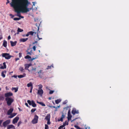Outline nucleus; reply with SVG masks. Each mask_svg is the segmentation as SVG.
<instances>
[{
  "label": "nucleus",
  "mask_w": 129,
  "mask_h": 129,
  "mask_svg": "<svg viewBox=\"0 0 129 129\" xmlns=\"http://www.w3.org/2000/svg\"><path fill=\"white\" fill-rule=\"evenodd\" d=\"M61 101V100L60 99H58L55 101V103L56 104H58L60 103Z\"/></svg>",
  "instance_id": "obj_30"
},
{
  "label": "nucleus",
  "mask_w": 129,
  "mask_h": 129,
  "mask_svg": "<svg viewBox=\"0 0 129 129\" xmlns=\"http://www.w3.org/2000/svg\"><path fill=\"white\" fill-rule=\"evenodd\" d=\"M25 105L27 107H29V106H28V104L27 103H26L25 104Z\"/></svg>",
  "instance_id": "obj_53"
},
{
  "label": "nucleus",
  "mask_w": 129,
  "mask_h": 129,
  "mask_svg": "<svg viewBox=\"0 0 129 129\" xmlns=\"http://www.w3.org/2000/svg\"><path fill=\"white\" fill-rule=\"evenodd\" d=\"M38 57V56H37L35 57V58H31V59H29V61H33V60H34V59H36V58H37Z\"/></svg>",
  "instance_id": "obj_33"
},
{
  "label": "nucleus",
  "mask_w": 129,
  "mask_h": 129,
  "mask_svg": "<svg viewBox=\"0 0 129 129\" xmlns=\"http://www.w3.org/2000/svg\"><path fill=\"white\" fill-rule=\"evenodd\" d=\"M2 56L3 57H5L6 59H10L12 57V56L10 55L9 53H3L2 54Z\"/></svg>",
  "instance_id": "obj_3"
},
{
  "label": "nucleus",
  "mask_w": 129,
  "mask_h": 129,
  "mask_svg": "<svg viewBox=\"0 0 129 129\" xmlns=\"http://www.w3.org/2000/svg\"><path fill=\"white\" fill-rule=\"evenodd\" d=\"M79 113L78 110H76V109H73L72 111V113L74 115L75 114H78Z\"/></svg>",
  "instance_id": "obj_13"
},
{
  "label": "nucleus",
  "mask_w": 129,
  "mask_h": 129,
  "mask_svg": "<svg viewBox=\"0 0 129 129\" xmlns=\"http://www.w3.org/2000/svg\"><path fill=\"white\" fill-rule=\"evenodd\" d=\"M5 100L7 105L9 106H10L14 101V99L11 98H6Z\"/></svg>",
  "instance_id": "obj_2"
},
{
  "label": "nucleus",
  "mask_w": 129,
  "mask_h": 129,
  "mask_svg": "<svg viewBox=\"0 0 129 129\" xmlns=\"http://www.w3.org/2000/svg\"><path fill=\"white\" fill-rule=\"evenodd\" d=\"M27 86L28 87L30 86L31 87H33V85L32 84V83L31 82H30L29 83L27 84Z\"/></svg>",
  "instance_id": "obj_31"
},
{
  "label": "nucleus",
  "mask_w": 129,
  "mask_h": 129,
  "mask_svg": "<svg viewBox=\"0 0 129 129\" xmlns=\"http://www.w3.org/2000/svg\"><path fill=\"white\" fill-rule=\"evenodd\" d=\"M25 59H31V57L28 55H27L24 57Z\"/></svg>",
  "instance_id": "obj_32"
},
{
  "label": "nucleus",
  "mask_w": 129,
  "mask_h": 129,
  "mask_svg": "<svg viewBox=\"0 0 129 129\" xmlns=\"http://www.w3.org/2000/svg\"><path fill=\"white\" fill-rule=\"evenodd\" d=\"M66 114V113H64L63 112H62V115L61 117L60 120H58V121H61L62 122L63 121V119L64 118L65 115Z\"/></svg>",
  "instance_id": "obj_9"
},
{
  "label": "nucleus",
  "mask_w": 129,
  "mask_h": 129,
  "mask_svg": "<svg viewBox=\"0 0 129 129\" xmlns=\"http://www.w3.org/2000/svg\"><path fill=\"white\" fill-rule=\"evenodd\" d=\"M37 32L36 31H30L28 32V34H29V35H33L34 34H37Z\"/></svg>",
  "instance_id": "obj_22"
},
{
  "label": "nucleus",
  "mask_w": 129,
  "mask_h": 129,
  "mask_svg": "<svg viewBox=\"0 0 129 129\" xmlns=\"http://www.w3.org/2000/svg\"><path fill=\"white\" fill-rule=\"evenodd\" d=\"M33 88V87H31V89H30V93H31L32 92Z\"/></svg>",
  "instance_id": "obj_49"
},
{
  "label": "nucleus",
  "mask_w": 129,
  "mask_h": 129,
  "mask_svg": "<svg viewBox=\"0 0 129 129\" xmlns=\"http://www.w3.org/2000/svg\"><path fill=\"white\" fill-rule=\"evenodd\" d=\"M36 108H33V109H32L31 110V111L32 113H33L35 111H36Z\"/></svg>",
  "instance_id": "obj_38"
},
{
  "label": "nucleus",
  "mask_w": 129,
  "mask_h": 129,
  "mask_svg": "<svg viewBox=\"0 0 129 129\" xmlns=\"http://www.w3.org/2000/svg\"><path fill=\"white\" fill-rule=\"evenodd\" d=\"M31 64H24L25 68L24 69L26 70H27L29 71V70L28 69L29 67L31 66Z\"/></svg>",
  "instance_id": "obj_7"
},
{
  "label": "nucleus",
  "mask_w": 129,
  "mask_h": 129,
  "mask_svg": "<svg viewBox=\"0 0 129 129\" xmlns=\"http://www.w3.org/2000/svg\"><path fill=\"white\" fill-rule=\"evenodd\" d=\"M31 106L34 107H36V104L35 103V102L33 100L31 101Z\"/></svg>",
  "instance_id": "obj_20"
},
{
  "label": "nucleus",
  "mask_w": 129,
  "mask_h": 129,
  "mask_svg": "<svg viewBox=\"0 0 129 129\" xmlns=\"http://www.w3.org/2000/svg\"><path fill=\"white\" fill-rule=\"evenodd\" d=\"M37 36L38 37V38L39 39V40H41V39H42V38H39L38 34H37Z\"/></svg>",
  "instance_id": "obj_52"
},
{
  "label": "nucleus",
  "mask_w": 129,
  "mask_h": 129,
  "mask_svg": "<svg viewBox=\"0 0 129 129\" xmlns=\"http://www.w3.org/2000/svg\"><path fill=\"white\" fill-rule=\"evenodd\" d=\"M7 42L5 40H4L3 44V46L5 47H6L7 46Z\"/></svg>",
  "instance_id": "obj_24"
},
{
  "label": "nucleus",
  "mask_w": 129,
  "mask_h": 129,
  "mask_svg": "<svg viewBox=\"0 0 129 129\" xmlns=\"http://www.w3.org/2000/svg\"><path fill=\"white\" fill-rule=\"evenodd\" d=\"M38 73L39 75V77L40 78H41L42 76L43 75V70H40L38 72Z\"/></svg>",
  "instance_id": "obj_11"
},
{
  "label": "nucleus",
  "mask_w": 129,
  "mask_h": 129,
  "mask_svg": "<svg viewBox=\"0 0 129 129\" xmlns=\"http://www.w3.org/2000/svg\"><path fill=\"white\" fill-rule=\"evenodd\" d=\"M37 42H38L37 41H35V42H34L33 43V44H35L36 43H37Z\"/></svg>",
  "instance_id": "obj_57"
},
{
  "label": "nucleus",
  "mask_w": 129,
  "mask_h": 129,
  "mask_svg": "<svg viewBox=\"0 0 129 129\" xmlns=\"http://www.w3.org/2000/svg\"><path fill=\"white\" fill-rule=\"evenodd\" d=\"M10 2V1L9 0L7 1V2L6 3V4H8Z\"/></svg>",
  "instance_id": "obj_62"
},
{
  "label": "nucleus",
  "mask_w": 129,
  "mask_h": 129,
  "mask_svg": "<svg viewBox=\"0 0 129 129\" xmlns=\"http://www.w3.org/2000/svg\"><path fill=\"white\" fill-rule=\"evenodd\" d=\"M54 92V91H53L50 90V91L49 92V94H51L53 93Z\"/></svg>",
  "instance_id": "obj_43"
},
{
  "label": "nucleus",
  "mask_w": 129,
  "mask_h": 129,
  "mask_svg": "<svg viewBox=\"0 0 129 129\" xmlns=\"http://www.w3.org/2000/svg\"><path fill=\"white\" fill-rule=\"evenodd\" d=\"M26 51L27 52V54H29L30 55H31L32 53V51L31 50L30 51V52H28V51L27 50Z\"/></svg>",
  "instance_id": "obj_41"
},
{
  "label": "nucleus",
  "mask_w": 129,
  "mask_h": 129,
  "mask_svg": "<svg viewBox=\"0 0 129 129\" xmlns=\"http://www.w3.org/2000/svg\"><path fill=\"white\" fill-rule=\"evenodd\" d=\"M12 128H15V126L11 124L9 125L7 127L8 129H10Z\"/></svg>",
  "instance_id": "obj_19"
},
{
  "label": "nucleus",
  "mask_w": 129,
  "mask_h": 129,
  "mask_svg": "<svg viewBox=\"0 0 129 129\" xmlns=\"http://www.w3.org/2000/svg\"><path fill=\"white\" fill-rule=\"evenodd\" d=\"M19 59L18 58H16L15 59V61H16L17 60H19Z\"/></svg>",
  "instance_id": "obj_56"
},
{
  "label": "nucleus",
  "mask_w": 129,
  "mask_h": 129,
  "mask_svg": "<svg viewBox=\"0 0 129 129\" xmlns=\"http://www.w3.org/2000/svg\"><path fill=\"white\" fill-rule=\"evenodd\" d=\"M18 109H19V111H22V110H21V109L20 108H18Z\"/></svg>",
  "instance_id": "obj_63"
},
{
  "label": "nucleus",
  "mask_w": 129,
  "mask_h": 129,
  "mask_svg": "<svg viewBox=\"0 0 129 129\" xmlns=\"http://www.w3.org/2000/svg\"><path fill=\"white\" fill-rule=\"evenodd\" d=\"M38 86H39V89H42V88L43 87V86L41 84H40L39 85H38Z\"/></svg>",
  "instance_id": "obj_39"
},
{
  "label": "nucleus",
  "mask_w": 129,
  "mask_h": 129,
  "mask_svg": "<svg viewBox=\"0 0 129 129\" xmlns=\"http://www.w3.org/2000/svg\"><path fill=\"white\" fill-rule=\"evenodd\" d=\"M13 77L15 78H17V76L15 75H14Z\"/></svg>",
  "instance_id": "obj_64"
},
{
  "label": "nucleus",
  "mask_w": 129,
  "mask_h": 129,
  "mask_svg": "<svg viewBox=\"0 0 129 129\" xmlns=\"http://www.w3.org/2000/svg\"><path fill=\"white\" fill-rule=\"evenodd\" d=\"M77 119V118H76L75 119H74L73 120H72L71 121V122H72L73 121H74L75 120Z\"/></svg>",
  "instance_id": "obj_58"
},
{
  "label": "nucleus",
  "mask_w": 129,
  "mask_h": 129,
  "mask_svg": "<svg viewBox=\"0 0 129 129\" xmlns=\"http://www.w3.org/2000/svg\"><path fill=\"white\" fill-rule=\"evenodd\" d=\"M10 3L11 7L15 9L17 13V16L21 17L20 12L26 13L29 11V9L27 8L29 4L27 0H11Z\"/></svg>",
  "instance_id": "obj_1"
},
{
  "label": "nucleus",
  "mask_w": 129,
  "mask_h": 129,
  "mask_svg": "<svg viewBox=\"0 0 129 129\" xmlns=\"http://www.w3.org/2000/svg\"><path fill=\"white\" fill-rule=\"evenodd\" d=\"M51 67H52L53 68V65H52L51 66H47V69H50L51 68Z\"/></svg>",
  "instance_id": "obj_35"
},
{
  "label": "nucleus",
  "mask_w": 129,
  "mask_h": 129,
  "mask_svg": "<svg viewBox=\"0 0 129 129\" xmlns=\"http://www.w3.org/2000/svg\"><path fill=\"white\" fill-rule=\"evenodd\" d=\"M13 95V94L12 93L9 92L5 93V96L6 98H10L9 97L12 96Z\"/></svg>",
  "instance_id": "obj_5"
},
{
  "label": "nucleus",
  "mask_w": 129,
  "mask_h": 129,
  "mask_svg": "<svg viewBox=\"0 0 129 129\" xmlns=\"http://www.w3.org/2000/svg\"><path fill=\"white\" fill-rule=\"evenodd\" d=\"M2 35H0V40L2 38Z\"/></svg>",
  "instance_id": "obj_61"
},
{
  "label": "nucleus",
  "mask_w": 129,
  "mask_h": 129,
  "mask_svg": "<svg viewBox=\"0 0 129 129\" xmlns=\"http://www.w3.org/2000/svg\"><path fill=\"white\" fill-rule=\"evenodd\" d=\"M23 31V30L22 29L20 28H18L17 30V31L18 32H22Z\"/></svg>",
  "instance_id": "obj_34"
},
{
  "label": "nucleus",
  "mask_w": 129,
  "mask_h": 129,
  "mask_svg": "<svg viewBox=\"0 0 129 129\" xmlns=\"http://www.w3.org/2000/svg\"><path fill=\"white\" fill-rule=\"evenodd\" d=\"M7 73V71H4L2 72L1 75L3 77L5 78V74H6Z\"/></svg>",
  "instance_id": "obj_14"
},
{
  "label": "nucleus",
  "mask_w": 129,
  "mask_h": 129,
  "mask_svg": "<svg viewBox=\"0 0 129 129\" xmlns=\"http://www.w3.org/2000/svg\"><path fill=\"white\" fill-rule=\"evenodd\" d=\"M47 124L48 125L50 124H51V122L50 121V120H47Z\"/></svg>",
  "instance_id": "obj_44"
},
{
  "label": "nucleus",
  "mask_w": 129,
  "mask_h": 129,
  "mask_svg": "<svg viewBox=\"0 0 129 129\" xmlns=\"http://www.w3.org/2000/svg\"><path fill=\"white\" fill-rule=\"evenodd\" d=\"M13 110V108H10L9 110H8L7 112V114L8 115L11 114L12 113Z\"/></svg>",
  "instance_id": "obj_12"
},
{
  "label": "nucleus",
  "mask_w": 129,
  "mask_h": 129,
  "mask_svg": "<svg viewBox=\"0 0 129 129\" xmlns=\"http://www.w3.org/2000/svg\"><path fill=\"white\" fill-rule=\"evenodd\" d=\"M21 123V121H19L17 124L18 126H19Z\"/></svg>",
  "instance_id": "obj_45"
},
{
  "label": "nucleus",
  "mask_w": 129,
  "mask_h": 129,
  "mask_svg": "<svg viewBox=\"0 0 129 129\" xmlns=\"http://www.w3.org/2000/svg\"><path fill=\"white\" fill-rule=\"evenodd\" d=\"M18 87H12V90H14L15 92H16L18 90Z\"/></svg>",
  "instance_id": "obj_26"
},
{
  "label": "nucleus",
  "mask_w": 129,
  "mask_h": 129,
  "mask_svg": "<svg viewBox=\"0 0 129 129\" xmlns=\"http://www.w3.org/2000/svg\"><path fill=\"white\" fill-rule=\"evenodd\" d=\"M27 102L30 105H32L31 101H30L29 100H28L27 101Z\"/></svg>",
  "instance_id": "obj_36"
},
{
  "label": "nucleus",
  "mask_w": 129,
  "mask_h": 129,
  "mask_svg": "<svg viewBox=\"0 0 129 129\" xmlns=\"http://www.w3.org/2000/svg\"><path fill=\"white\" fill-rule=\"evenodd\" d=\"M17 114V113H13L11 114V115L10 116H9V118H13Z\"/></svg>",
  "instance_id": "obj_21"
},
{
  "label": "nucleus",
  "mask_w": 129,
  "mask_h": 129,
  "mask_svg": "<svg viewBox=\"0 0 129 129\" xmlns=\"http://www.w3.org/2000/svg\"><path fill=\"white\" fill-rule=\"evenodd\" d=\"M28 39V38H22L20 40V41L21 42H24L26 41Z\"/></svg>",
  "instance_id": "obj_17"
},
{
  "label": "nucleus",
  "mask_w": 129,
  "mask_h": 129,
  "mask_svg": "<svg viewBox=\"0 0 129 129\" xmlns=\"http://www.w3.org/2000/svg\"><path fill=\"white\" fill-rule=\"evenodd\" d=\"M29 35V34H28V32L25 35V36L26 37H28Z\"/></svg>",
  "instance_id": "obj_55"
},
{
  "label": "nucleus",
  "mask_w": 129,
  "mask_h": 129,
  "mask_svg": "<svg viewBox=\"0 0 129 129\" xmlns=\"http://www.w3.org/2000/svg\"><path fill=\"white\" fill-rule=\"evenodd\" d=\"M3 121V120H0V126L1 125V124L2 123V122Z\"/></svg>",
  "instance_id": "obj_50"
},
{
  "label": "nucleus",
  "mask_w": 129,
  "mask_h": 129,
  "mask_svg": "<svg viewBox=\"0 0 129 129\" xmlns=\"http://www.w3.org/2000/svg\"><path fill=\"white\" fill-rule=\"evenodd\" d=\"M10 120H7L3 122V125L4 126L6 127L7 125L10 123Z\"/></svg>",
  "instance_id": "obj_6"
},
{
  "label": "nucleus",
  "mask_w": 129,
  "mask_h": 129,
  "mask_svg": "<svg viewBox=\"0 0 129 129\" xmlns=\"http://www.w3.org/2000/svg\"><path fill=\"white\" fill-rule=\"evenodd\" d=\"M65 126V125H64V124H63L62 125L59 126L58 128V129H65V127L63 128Z\"/></svg>",
  "instance_id": "obj_27"
},
{
  "label": "nucleus",
  "mask_w": 129,
  "mask_h": 129,
  "mask_svg": "<svg viewBox=\"0 0 129 129\" xmlns=\"http://www.w3.org/2000/svg\"><path fill=\"white\" fill-rule=\"evenodd\" d=\"M45 129H49V128L47 124H45Z\"/></svg>",
  "instance_id": "obj_42"
},
{
  "label": "nucleus",
  "mask_w": 129,
  "mask_h": 129,
  "mask_svg": "<svg viewBox=\"0 0 129 129\" xmlns=\"http://www.w3.org/2000/svg\"><path fill=\"white\" fill-rule=\"evenodd\" d=\"M38 116L36 115H35L34 118L31 121V123L33 124L37 123L38 122Z\"/></svg>",
  "instance_id": "obj_4"
},
{
  "label": "nucleus",
  "mask_w": 129,
  "mask_h": 129,
  "mask_svg": "<svg viewBox=\"0 0 129 129\" xmlns=\"http://www.w3.org/2000/svg\"><path fill=\"white\" fill-rule=\"evenodd\" d=\"M68 102V101L67 100L65 101L63 103V104H66Z\"/></svg>",
  "instance_id": "obj_46"
},
{
  "label": "nucleus",
  "mask_w": 129,
  "mask_h": 129,
  "mask_svg": "<svg viewBox=\"0 0 129 129\" xmlns=\"http://www.w3.org/2000/svg\"><path fill=\"white\" fill-rule=\"evenodd\" d=\"M33 50L34 51H35L36 50V47L35 46H34L33 47Z\"/></svg>",
  "instance_id": "obj_48"
},
{
  "label": "nucleus",
  "mask_w": 129,
  "mask_h": 129,
  "mask_svg": "<svg viewBox=\"0 0 129 129\" xmlns=\"http://www.w3.org/2000/svg\"><path fill=\"white\" fill-rule=\"evenodd\" d=\"M20 19V18H14V20H19Z\"/></svg>",
  "instance_id": "obj_40"
},
{
  "label": "nucleus",
  "mask_w": 129,
  "mask_h": 129,
  "mask_svg": "<svg viewBox=\"0 0 129 129\" xmlns=\"http://www.w3.org/2000/svg\"><path fill=\"white\" fill-rule=\"evenodd\" d=\"M33 6H35V3H36V2H33Z\"/></svg>",
  "instance_id": "obj_60"
},
{
  "label": "nucleus",
  "mask_w": 129,
  "mask_h": 129,
  "mask_svg": "<svg viewBox=\"0 0 129 129\" xmlns=\"http://www.w3.org/2000/svg\"><path fill=\"white\" fill-rule=\"evenodd\" d=\"M43 93V91L42 89H39L38 90L37 94L40 96H42V95Z\"/></svg>",
  "instance_id": "obj_10"
},
{
  "label": "nucleus",
  "mask_w": 129,
  "mask_h": 129,
  "mask_svg": "<svg viewBox=\"0 0 129 129\" xmlns=\"http://www.w3.org/2000/svg\"><path fill=\"white\" fill-rule=\"evenodd\" d=\"M19 119V117L18 116H16L13 119L12 121L13 123L14 124L17 122Z\"/></svg>",
  "instance_id": "obj_8"
},
{
  "label": "nucleus",
  "mask_w": 129,
  "mask_h": 129,
  "mask_svg": "<svg viewBox=\"0 0 129 129\" xmlns=\"http://www.w3.org/2000/svg\"><path fill=\"white\" fill-rule=\"evenodd\" d=\"M68 121L70 120L72 117V116L71 114H68Z\"/></svg>",
  "instance_id": "obj_28"
},
{
  "label": "nucleus",
  "mask_w": 129,
  "mask_h": 129,
  "mask_svg": "<svg viewBox=\"0 0 129 129\" xmlns=\"http://www.w3.org/2000/svg\"><path fill=\"white\" fill-rule=\"evenodd\" d=\"M36 68H34L33 67L32 68V70L35 71Z\"/></svg>",
  "instance_id": "obj_51"
},
{
  "label": "nucleus",
  "mask_w": 129,
  "mask_h": 129,
  "mask_svg": "<svg viewBox=\"0 0 129 129\" xmlns=\"http://www.w3.org/2000/svg\"><path fill=\"white\" fill-rule=\"evenodd\" d=\"M50 114H47L45 118V119L46 120H50Z\"/></svg>",
  "instance_id": "obj_15"
},
{
  "label": "nucleus",
  "mask_w": 129,
  "mask_h": 129,
  "mask_svg": "<svg viewBox=\"0 0 129 129\" xmlns=\"http://www.w3.org/2000/svg\"><path fill=\"white\" fill-rule=\"evenodd\" d=\"M19 57L20 58L22 57V53H19Z\"/></svg>",
  "instance_id": "obj_47"
},
{
  "label": "nucleus",
  "mask_w": 129,
  "mask_h": 129,
  "mask_svg": "<svg viewBox=\"0 0 129 129\" xmlns=\"http://www.w3.org/2000/svg\"><path fill=\"white\" fill-rule=\"evenodd\" d=\"M10 42L11 46L13 47L16 45L17 43V42L15 41L14 42H13L12 41H10Z\"/></svg>",
  "instance_id": "obj_16"
},
{
  "label": "nucleus",
  "mask_w": 129,
  "mask_h": 129,
  "mask_svg": "<svg viewBox=\"0 0 129 129\" xmlns=\"http://www.w3.org/2000/svg\"><path fill=\"white\" fill-rule=\"evenodd\" d=\"M10 39H11V37H10V36H9L8 37V40H9Z\"/></svg>",
  "instance_id": "obj_54"
},
{
  "label": "nucleus",
  "mask_w": 129,
  "mask_h": 129,
  "mask_svg": "<svg viewBox=\"0 0 129 129\" xmlns=\"http://www.w3.org/2000/svg\"><path fill=\"white\" fill-rule=\"evenodd\" d=\"M26 76V74L25 73H24L23 75H18V77L19 78H22L25 77Z\"/></svg>",
  "instance_id": "obj_25"
},
{
  "label": "nucleus",
  "mask_w": 129,
  "mask_h": 129,
  "mask_svg": "<svg viewBox=\"0 0 129 129\" xmlns=\"http://www.w3.org/2000/svg\"><path fill=\"white\" fill-rule=\"evenodd\" d=\"M37 103H38L39 104H40L42 106H45V104L43 103V102H37Z\"/></svg>",
  "instance_id": "obj_29"
},
{
  "label": "nucleus",
  "mask_w": 129,
  "mask_h": 129,
  "mask_svg": "<svg viewBox=\"0 0 129 129\" xmlns=\"http://www.w3.org/2000/svg\"><path fill=\"white\" fill-rule=\"evenodd\" d=\"M71 114L70 111H69L68 112V114Z\"/></svg>",
  "instance_id": "obj_59"
},
{
  "label": "nucleus",
  "mask_w": 129,
  "mask_h": 129,
  "mask_svg": "<svg viewBox=\"0 0 129 129\" xmlns=\"http://www.w3.org/2000/svg\"><path fill=\"white\" fill-rule=\"evenodd\" d=\"M3 66H2L0 68V69H4L6 68V64L5 62H4L3 63Z\"/></svg>",
  "instance_id": "obj_18"
},
{
  "label": "nucleus",
  "mask_w": 129,
  "mask_h": 129,
  "mask_svg": "<svg viewBox=\"0 0 129 129\" xmlns=\"http://www.w3.org/2000/svg\"><path fill=\"white\" fill-rule=\"evenodd\" d=\"M63 124H64V125H65V126H66V125H68V121H66L64 122L63 123Z\"/></svg>",
  "instance_id": "obj_37"
},
{
  "label": "nucleus",
  "mask_w": 129,
  "mask_h": 129,
  "mask_svg": "<svg viewBox=\"0 0 129 129\" xmlns=\"http://www.w3.org/2000/svg\"><path fill=\"white\" fill-rule=\"evenodd\" d=\"M19 69L22 72H25L24 69L22 67H20Z\"/></svg>",
  "instance_id": "obj_23"
}]
</instances>
